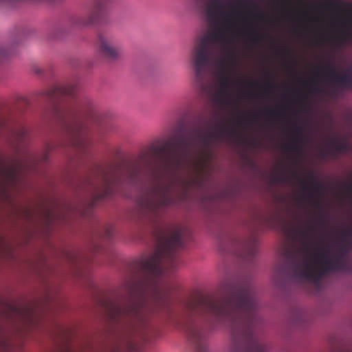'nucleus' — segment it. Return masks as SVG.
<instances>
[{"label": "nucleus", "instance_id": "obj_1", "mask_svg": "<svg viewBox=\"0 0 352 352\" xmlns=\"http://www.w3.org/2000/svg\"><path fill=\"white\" fill-rule=\"evenodd\" d=\"M219 298L198 296L182 302L184 316L174 322L183 328L197 352H207L206 328L229 329L230 352H267V346L255 333L261 319L255 289L250 280H225Z\"/></svg>", "mask_w": 352, "mask_h": 352}, {"label": "nucleus", "instance_id": "obj_2", "mask_svg": "<svg viewBox=\"0 0 352 352\" xmlns=\"http://www.w3.org/2000/svg\"><path fill=\"white\" fill-rule=\"evenodd\" d=\"M182 247L179 228L157 237L154 252L136 261L135 275L124 285V298L110 301L105 307L111 322L123 326L131 336L144 338L152 312L171 314L172 295L177 287L160 285L158 278L177 267L180 261L176 251Z\"/></svg>", "mask_w": 352, "mask_h": 352}, {"label": "nucleus", "instance_id": "obj_3", "mask_svg": "<svg viewBox=\"0 0 352 352\" xmlns=\"http://www.w3.org/2000/svg\"><path fill=\"white\" fill-rule=\"evenodd\" d=\"M234 133L235 129L227 122L217 124L214 131H204L200 126L196 125L188 136L181 135L170 146L157 147L154 152L162 155L164 169L174 177L194 151L196 144L205 150L209 148L215 140L223 141ZM174 184V178H170L166 183H159L150 188L138 199L142 212L146 216L156 217L162 209L173 204Z\"/></svg>", "mask_w": 352, "mask_h": 352}, {"label": "nucleus", "instance_id": "obj_4", "mask_svg": "<svg viewBox=\"0 0 352 352\" xmlns=\"http://www.w3.org/2000/svg\"><path fill=\"white\" fill-rule=\"evenodd\" d=\"M236 7L232 1L203 0L201 10L208 21L216 25V30L209 32L195 45L191 55V63L197 78H201L206 67L214 63L221 73L220 89L217 96L223 107L233 101L229 88L233 81L227 74L228 63L232 62L234 52L230 50L228 56L216 58V49L220 43L228 41L227 32L233 28L234 11Z\"/></svg>", "mask_w": 352, "mask_h": 352}, {"label": "nucleus", "instance_id": "obj_5", "mask_svg": "<svg viewBox=\"0 0 352 352\" xmlns=\"http://www.w3.org/2000/svg\"><path fill=\"white\" fill-rule=\"evenodd\" d=\"M325 225V217L320 212L314 221L307 222L301 227L292 230L294 238L299 245L285 248L281 252L283 263L280 270L291 280L296 282L310 280L318 282L322 275L331 272L342 271L346 268V258L331 254L329 249L325 250L320 255L319 272L310 263L311 245L316 239L319 226Z\"/></svg>", "mask_w": 352, "mask_h": 352}, {"label": "nucleus", "instance_id": "obj_6", "mask_svg": "<svg viewBox=\"0 0 352 352\" xmlns=\"http://www.w3.org/2000/svg\"><path fill=\"white\" fill-rule=\"evenodd\" d=\"M76 87L72 84L58 85L45 91L52 102V116L68 135L71 144L80 151H86L92 144L89 128L84 119L96 121L97 112L92 100L87 98H77L69 104L60 105L58 98L73 96Z\"/></svg>", "mask_w": 352, "mask_h": 352}, {"label": "nucleus", "instance_id": "obj_7", "mask_svg": "<svg viewBox=\"0 0 352 352\" xmlns=\"http://www.w3.org/2000/svg\"><path fill=\"white\" fill-rule=\"evenodd\" d=\"M120 181L111 166L97 165L94 180L89 179V185L94 190V201H98L113 195Z\"/></svg>", "mask_w": 352, "mask_h": 352}, {"label": "nucleus", "instance_id": "obj_8", "mask_svg": "<svg viewBox=\"0 0 352 352\" xmlns=\"http://www.w3.org/2000/svg\"><path fill=\"white\" fill-rule=\"evenodd\" d=\"M96 44L101 55L109 60H116L122 54L121 45L106 32L98 33Z\"/></svg>", "mask_w": 352, "mask_h": 352}, {"label": "nucleus", "instance_id": "obj_9", "mask_svg": "<svg viewBox=\"0 0 352 352\" xmlns=\"http://www.w3.org/2000/svg\"><path fill=\"white\" fill-rule=\"evenodd\" d=\"M323 77L328 79L336 86L352 90V75L349 74L340 75L331 62H328L325 67H320Z\"/></svg>", "mask_w": 352, "mask_h": 352}, {"label": "nucleus", "instance_id": "obj_10", "mask_svg": "<svg viewBox=\"0 0 352 352\" xmlns=\"http://www.w3.org/2000/svg\"><path fill=\"white\" fill-rule=\"evenodd\" d=\"M107 0H95L94 6L90 12L85 16L76 18L74 23L78 27L91 25L96 21L105 12Z\"/></svg>", "mask_w": 352, "mask_h": 352}, {"label": "nucleus", "instance_id": "obj_11", "mask_svg": "<svg viewBox=\"0 0 352 352\" xmlns=\"http://www.w3.org/2000/svg\"><path fill=\"white\" fill-rule=\"evenodd\" d=\"M298 182L302 190L308 192V197L313 199L316 193L320 192L323 189V185L318 182L313 174H309L308 179L298 178Z\"/></svg>", "mask_w": 352, "mask_h": 352}, {"label": "nucleus", "instance_id": "obj_12", "mask_svg": "<svg viewBox=\"0 0 352 352\" xmlns=\"http://www.w3.org/2000/svg\"><path fill=\"white\" fill-rule=\"evenodd\" d=\"M304 127L300 125H297L292 130L293 141L287 146L289 151L299 152L300 151V144L307 142L308 137L304 134Z\"/></svg>", "mask_w": 352, "mask_h": 352}, {"label": "nucleus", "instance_id": "obj_13", "mask_svg": "<svg viewBox=\"0 0 352 352\" xmlns=\"http://www.w3.org/2000/svg\"><path fill=\"white\" fill-rule=\"evenodd\" d=\"M257 252V241L256 238L252 237L245 243L243 246L241 256L246 259L250 260L253 258Z\"/></svg>", "mask_w": 352, "mask_h": 352}, {"label": "nucleus", "instance_id": "obj_14", "mask_svg": "<svg viewBox=\"0 0 352 352\" xmlns=\"http://www.w3.org/2000/svg\"><path fill=\"white\" fill-rule=\"evenodd\" d=\"M329 150L331 153H344L351 150L350 144L346 140L338 141L332 140Z\"/></svg>", "mask_w": 352, "mask_h": 352}, {"label": "nucleus", "instance_id": "obj_15", "mask_svg": "<svg viewBox=\"0 0 352 352\" xmlns=\"http://www.w3.org/2000/svg\"><path fill=\"white\" fill-rule=\"evenodd\" d=\"M138 162L129 170V181L133 184L135 183L140 177L142 169Z\"/></svg>", "mask_w": 352, "mask_h": 352}, {"label": "nucleus", "instance_id": "obj_16", "mask_svg": "<svg viewBox=\"0 0 352 352\" xmlns=\"http://www.w3.org/2000/svg\"><path fill=\"white\" fill-rule=\"evenodd\" d=\"M336 44L339 46H343L346 43H352V30H348L336 39Z\"/></svg>", "mask_w": 352, "mask_h": 352}, {"label": "nucleus", "instance_id": "obj_17", "mask_svg": "<svg viewBox=\"0 0 352 352\" xmlns=\"http://www.w3.org/2000/svg\"><path fill=\"white\" fill-rule=\"evenodd\" d=\"M14 50L12 46L6 47V46H1L0 47V60H3L6 58L10 56L12 53H14Z\"/></svg>", "mask_w": 352, "mask_h": 352}, {"label": "nucleus", "instance_id": "obj_18", "mask_svg": "<svg viewBox=\"0 0 352 352\" xmlns=\"http://www.w3.org/2000/svg\"><path fill=\"white\" fill-rule=\"evenodd\" d=\"M250 39L254 44H257L262 41L263 36L261 34L257 33L253 30L250 32Z\"/></svg>", "mask_w": 352, "mask_h": 352}, {"label": "nucleus", "instance_id": "obj_19", "mask_svg": "<svg viewBox=\"0 0 352 352\" xmlns=\"http://www.w3.org/2000/svg\"><path fill=\"white\" fill-rule=\"evenodd\" d=\"M266 115L272 119L279 118L280 117V113L278 111L274 110V109H267L265 111Z\"/></svg>", "mask_w": 352, "mask_h": 352}, {"label": "nucleus", "instance_id": "obj_20", "mask_svg": "<svg viewBox=\"0 0 352 352\" xmlns=\"http://www.w3.org/2000/svg\"><path fill=\"white\" fill-rule=\"evenodd\" d=\"M28 134V131L24 126H21L19 131L16 133V136L19 140L25 138Z\"/></svg>", "mask_w": 352, "mask_h": 352}, {"label": "nucleus", "instance_id": "obj_21", "mask_svg": "<svg viewBox=\"0 0 352 352\" xmlns=\"http://www.w3.org/2000/svg\"><path fill=\"white\" fill-rule=\"evenodd\" d=\"M349 248L346 245H343L340 248H339L335 254L338 255L340 256H343L346 258V254L348 252Z\"/></svg>", "mask_w": 352, "mask_h": 352}, {"label": "nucleus", "instance_id": "obj_22", "mask_svg": "<svg viewBox=\"0 0 352 352\" xmlns=\"http://www.w3.org/2000/svg\"><path fill=\"white\" fill-rule=\"evenodd\" d=\"M276 50L278 54H283V55H287V56H288L289 54V52H290V50L288 47H276Z\"/></svg>", "mask_w": 352, "mask_h": 352}, {"label": "nucleus", "instance_id": "obj_23", "mask_svg": "<svg viewBox=\"0 0 352 352\" xmlns=\"http://www.w3.org/2000/svg\"><path fill=\"white\" fill-rule=\"evenodd\" d=\"M343 187L352 198V182L349 184H344Z\"/></svg>", "mask_w": 352, "mask_h": 352}, {"label": "nucleus", "instance_id": "obj_24", "mask_svg": "<svg viewBox=\"0 0 352 352\" xmlns=\"http://www.w3.org/2000/svg\"><path fill=\"white\" fill-rule=\"evenodd\" d=\"M127 349L129 351H133L135 350L136 346L135 344L133 341H129L127 345Z\"/></svg>", "mask_w": 352, "mask_h": 352}, {"label": "nucleus", "instance_id": "obj_25", "mask_svg": "<svg viewBox=\"0 0 352 352\" xmlns=\"http://www.w3.org/2000/svg\"><path fill=\"white\" fill-rule=\"evenodd\" d=\"M351 235H352V226L343 232L344 237L350 236Z\"/></svg>", "mask_w": 352, "mask_h": 352}, {"label": "nucleus", "instance_id": "obj_26", "mask_svg": "<svg viewBox=\"0 0 352 352\" xmlns=\"http://www.w3.org/2000/svg\"><path fill=\"white\" fill-rule=\"evenodd\" d=\"M237 3L243 5L244 7H247L250 3V0H236Z\"/></svg>", "mask_w": 352, "mask_h": 352}, {"label": "nucleus", "instance_id": "obj_27", "mask_svg": "<svg viewBox=\"0 0 352 352\" xmlns=\"http://www.w3.org/2000/svg\"><path fill=\"white\" fill-rule=\"evenodd\" d=\"M265 35L267 38L270 39L271 43H272V47L274 49V39L268 33H266Z\"/></svg>", "mask_w": 352, "mask_h": 352}, {"label": "nucleus", "instance_id": "obj_28", "mask_svg": "<svg viewBox=\"0 0 352 352\" xmlns=\"http://www.w3.org/2000/svg\"><path fill=\"white\" fill-rule=\"evenodd\" d=\"M314 206H315V208H316L317 209H318L320 210H321L322 208V204L319 201H316L314 202Z\"/></svg>", "mask_w": 352, "mask_h": 352}, {"label": "nucleus", "instance_id": "obj_29", "mask_svg": "<svg viewBox=\"0 0 352 352\" xmlns=\"http://www.w3.org/2000/svg\"><path fill=\"white\" fill-rule=\"evenodd\" d=\"M272 88H273V85H272V83L270 82L266 87L265 90H266V91H268L271 90Z\"/></svg>", "mask_w": 352, "mask_h": 352}, {"label": "nucleus", "instance_id": "obj_30", "mask_svg": "<svg viewBox=\"0 0 352 352\" xmlns=\"http://www.w3.org/2000/svg\"><path fill=\"white\" fill-rule=\"evenodd\" d=\"M313 91H314V92H316V93L320 91V90L318 87H314Z\"/></svg>", "mask_w": 352, "mask_h": 352}, {"label": "nucleus", "instance_id": "obj_31", "mask_svg": "<svg viewBox=\"0 0 352 352\" xmlns=\"http://www.w3.org/2000/svg\"><path fill=\"white\" fill-rule=\"evenodd\" d=\"M140 160H141V161H144L146 164H148L147 160H146V158H144V159H141Z\"/></svg>", "mask_w": 352, "mask_h": 352}, {"label": "nucleus", "instance_id": "obj_32", "mask_svg": "<svg viewBox=\"0 0 352 352\" xmlns=\"http://www.w3.org/2000/svg\"><path fill=\"white\" fill-rule=\"evenodd\" d=\"M264 16H265V14H263L262 13V14H261V18H263Z\"/></svg>", "mask_w": 352, "mask_h": 352}, {"label": "nucleus", "instance_id": "obj_33", "mask_svg": "<svg viewBox=\"0 0 352 352\" xmlns=\"http://www.w3.org/2000/svg\"><path fill=\"white\" fill-rule=\"evenodd\" d=\"M252 84H253L254 85H258V83H257V82H254V83H252Z\"/></svg>", "mask_w": 352, "mask_h": 352}, {"label": "nucleus", "instance_id": "obj_34", "mask_svg": "<svg viewBox=\"0 0 352 352\" xmlns=\"http://www.w3.org/2000/svg\"><path fill=\"white\" fill-rule=\"evenodd\" d=\"M271 218L274 220V215H272Z\"/></svg>", "mask_w": 352, "mask_h": 352}, {"label": "nucleus", "instance_id": "obj_35", "mask_svg": "<svg viewBox=\"0 0 352 352\" xmlns=\"http://www.w3.org/2000/svg\"><path fill=\"white\" fill-rule=\"evenodd\" d=\"M286 179H289V176H285Z\"/></svg>", "mask_w": 352, "mask_h": 352}]
</instances>
